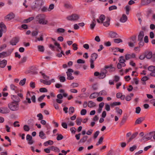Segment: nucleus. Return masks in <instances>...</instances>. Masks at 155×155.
<instances>
[{"mask_svg":"<svg viewBox=\"0 0 155 155\" xmlns=\"http://www.w3.org/2000/svg\"><path fill=\"white\" fill-rule=\"evenodd\" d=\"M44 3L43 0H36L35 1V5L32 6V8L36 11H39Z\"/></svg>","mask_w":155,"mask_h":155,"instance_id":"nucleus-1","label":"nucleus"},{"mask_svg":"<svg viewBox=\"0 0 155 155\" xmlns=\"http://www.w3.org/2000/svg\"><path fill=\"white\" fill-rule=\"evenodd\" d=\"M45 16L44 14L38 15L36 17L38 22L43 25H46L48 22V21L45 20Z\"/></svg>","mask_w":155,"mask_h":155,"instance_id":"nucleus-2","label":"nucleus"},{"mask_svg":"<svg viewBox=\"0 0 155 155\" xmlns=\"http://www.w3.org/2000/svg\"><path fill=\"white\" fill-rule=\"evenodd\" d=\"M8 108L12 111H16L19 109L18 104L17 102L12 101L8 104Z\"/></svg>","mask_w":155,"mask_h":155,"instance_id":"nucleus-3","label":"nucleus"},{"mask_svg":"<svg viewBox=\"0 0 155 155\" xmlns=\"http://www.w3.org/2000/svg\"><path fill=\"white\" fill-rule=\"evenodd\" d=\"M79 16L77 14H72L67 16L66 19L68 21H76L79 18Z\"/></svg>","mask_w":155,"mask_h":155,"instance_id":"nucleus-4","label":"nucleus"},{"mask_svg":"<svg viewBox=\"0 0 155 155\" xmlns=\"http://www.w3.org/2000/svg\"><path fill=\"white\" fill-rule=\"evenodd\" d=\"M153 136V131L147 134L144 137H142V140L145 141L150 140Z\"/></svg>","mask_w":155,"mask_h":155,"instance_id":"nucleus-5","label":"nucleus"},{"mask_svg":"<svg viewBox=\"0 0 155 155\" xmlns=\"http://www.w3.org/2000/svg\"><path fill=\"white\" fill-rule=\"evenodd\" d=\"M74 72V70L71 68L68 69L67 71L66 72L67 78V79L68 80H73L74 79V77L72 75V73Z\"/></svg>","mask_w":155,"mask_h":155,"instance_id":"nucleus-6","label":"nucleus"},{"mask_svg":"<svg viewBox=\"0 0 155 155\" xmlns=\"http://www.w3.org/2000/svg\"><path fill=\"white\" fill-rule=\"evenodd\" d=\"M19 38L18 37H15L13 38L10 41V43L12 45H15L19 41Z\"/></svg>","mask_w":155,"mask_h":155,"instance_id":"nucleus-7","label":"nucleus"},{"mask_svg":"<svg viewBox=\"0 0 155 155\" xmlns=\"http://www.w3.org/2000/svg\"><path fill=\"white\" fill-rule=\"evenodd\" d=\"M15 17V15L12 12L10 13L7 16H5V18L7 20H10L13 19Z\"/></svg>","mask_w":155,"mask_h":155,"instance_id":"nucleus-8","label":"nucleus"},{"mask_svg":"<svg viewBox=\"0 0 155 155\" xmlns=\"http://www.w3.org/2000/svg\"><path fill=\"white\" fill-rule=\"evenodd\" d=\"M125 60H127L132 58H135L136 55L134 53H132L131 54H127L125 55Z\"/></svg>","mask_w":155,"mask_h":155,"instance_id":"nucleus-9","label":"nucleus"},{"mask_svg":"<svg viewBox=\"0 0 155 155\" xmlns=\"http://www.w3.org/2000/svg\"><path fill=\"white\" fill-rule=\"evenodd\" d=\"M9 111V110L7 107H2L0 109V113L3 114L8 113Z\"/></svg>","mask_w":155,"mask_h":155,"instance_id":"nucleus-10","label":"nucleus"},{"mask_svg":"<svg viewBox=\"0 0 155 155\" xmlns=\"http://www.w3.org/2000/svg\"><path fill=\"white\" fill-rule=\"evenodd\" d=\"M144 36V33L143 31H141L138 35V41H140L143 40V38Z\"/></svg>","mask_w":155,"mask_h":155,"instance_id":"nucleus-11","label":"nucleus"},{"mask_svg":"<svg viewBox=\"0 0 155 155\" xmlns=\"http://www.w3.org/2000/svg\"><path fill=\"white\" fill-rule=\"evenodd\" d=\"M138 133L137 132H135L133 133L131 136V137L127 140V143L130 142L132 140L134 139L137 136Z\"/></svg>","mask_w":155,"mask_h":155,"instance_id":"nucleus-12","label":"nucleus"},{"mask_svg":"<svg viewBox=\"0 0 155 155\" xmlns=\"http://www.w3.org/2000/svg\"><path fill=\"white\" fill-rule=\"evenodd\" d=\"M0 27L1 28L0 30L3 31L4 32H5L6 31V27L5 24L3 22H1L0 24Z\"/></svg>","mask_w":155,"mask_h":155,"instance_id":"nucleus-13","label":"nucleus"},{"mask_svg":"<svg viewBox=\"0 0 155 155\" xmlns=\"http://www.w3.org/2000/svg\"><path fill=\"white\" fill-rule=\"evenodd\" d=\"M12 98L13 100V101L15 102L18 103L20 101L19 97L17 96L12 95Z\"/></svg>","mask_w":155,"mask_h":155,"instance_id":"nucleus-14","label":"nucleus"},{"mask_svg":"<svg viewBox=\"0 0 155 155\" xmlns=\"http://www.w3.org/2000/svg\"><path fill=\"white\" fill-rule=\"evenodd\" d=\"M144 120V117H140L137 118L135 121V125L139 124L142 123Z\"/></svg>","mask_w":155,"mask_h":155,"instance_id":"nucleus-15","label":"nucleus"},{"mask_svg":"<svg viewBox=\"0 0 155 155\" xmlns=\"http://www.w3.org/2000/svg\"><path fill=\"white\" fill-rule=\"evenodd\" d=\"M110 18L108 17H107L106 21L103 23L104 25L106 27L109 26L110 24Z\"/></svg>","mask_w":155,"mask_h":155,"instance_id":"nucleus-16","label":"nucleus"},{"mask_svg":"<svg viewBox=\"0 0 155 155\" xmlns=\"http://www.w3.org/2000/svg\"><path fill=\"white\" fill-rule=\"evenodd\" d=\"M7 61L5 60L2 61H0V67L2 68H4L7 64Z\"/></svg>","mask_w":155,"mask_h":155,"instance_id":"nucleus-17","label":"nucleus"},{"mask_svg":"<svg viewBox=\"0 0 155 155\" xmlns=\"http://www.w3.org/2000/svg\"><path fill=\"white\" fill-rule=\"evenodd\" d=\"M109 35L111 38H114L118 37L117 34L113 31H110L109 33Z\"/></svg>","mask_w":155,"mask_h":155,"instance_id":"nucleus-18","label":"nucleus"},{"mask_svg":"<svg viewBox=\"0 0 155 155\" xmlns=\"http://www.w3.org/2000/svg\"><path fill=\"white\" fill-rule=\"evenodd\" d=\"M127 16L123 14L122 15V17L120 18V21L124 23L127 21Z\"/></svg>","mask_w":155,"mask_h":155,"instance_id":"nucleus-19","label":"nucleus"},{"mask_svg":"<svg viewBox=\"0 0 155 155\" xmlns=\"http://www.w3.org/2000/svg\"><path fill=\"white\" fill-rule=\"evenodd\" d=\"M96 24V21L95 18H94L92 21L91 23L90 24V27L91 29L93 30Z\"/></svg>","mask_w":155,"mask_h":155,"instance_id":"nucleus-20","label":"nucleus"},{"mask_svg":"<svg viewBox=\"0 0 155 155\" xmlns=\"http://www.w3.org/2000/svg\"><path fill=\"white\" fill-rule=\"evenodd\" d=\"M98 57V54L95 53H94L92 54L91 56V58L90 60H92L93 61H95Z\"/></svg>","mask_w":155,"mask_h":155,"instance_id":"nucleus-21","label":"nucleus"},{"mask_svg":"<svg viewBox=\"0 0 155 155\" xmlns=\"http://www.w3.org/2000/svg\"><path fill=\"white\" fill-rule=\"evenodd\" d=\"M127 119V116H124L123 117L122 120L120 123V126L123 125L126 122Z\"/></svg>","mask_w":155,"mask_h":155,"instance_id":"nucleus-22","label":"nucleus"},{"mask_svg":"<svg viewBox=\"0 0 155 155\" xmlns=\"http://www.w3.org/2000/svg\"><path fill=\"white\" fill-rule=\"evenodd\" d=\"M50 149L51 150H53L58 153L60 151V150L58 148L54 146H51L50 148Z\"/></svg>","mask_w":155,"mask_h":155,"instance_id":"nucleus-23","label":"nucleus"},{"mask_svg":"<svg viewBox=\"0 0 155 155\" xmlns=\"http://www.w3.org/2000/svg\"><path fill=\"white\" fill-rule=\"evenodd\" d=\"M31 96V94L28 91L27 92V93L26 95V100L27 101V102L29 104H30L31 102L30 98H29V97H30Z\"/></svg>","mask_w":155,"mask_h":155,"instance_id":"nucleus-24","label":"nucleus"},{"mask_svg":"<svg viewBox=\"0 0 155 155\" xmlns=\"http://www.w3.org/2000/svg\"><path fill=\"white\" fill-rule=\"evenodd\" d=\"M99 96L98 93L94 92L91 94L89 98L91 99L94 98Z\"/></svg>","mask_w":155,"mask_h":155,"instance_id":"nucleus-25","label":"nucleus"},{"mask_svg":"<svg viewBox=\"0 0 155 155\" xmlns=\"http://www.w3.org/2000/svg\"><path fill=\"white\" fill-rule=\"evenodd\" d=\"M88 106L89 107H92L96 106V104L93 101H90L88 102Z\"/></svg>","mask_w":155,"mask_h":155,"instance_id":"nucleus-26","label":"nucleus"},{"mask_svg":"<svg viewBox=\"0 0 155 155\" xmlns=\"http://www.w3.org/2000/svg\"><path fill=\"white\" fill-rule=\"evenodd\" d=\"M99 96H106L107 94V91L105 90H102L98 93Z\"/></svg>","mask_w":155,"mask_h":155,"instance_id":"nucleus-27","label":"nucleus"},{"mask_svg":"<svg viewBox=\"0 0 155 155\" xmlns=\"http://www.w3.org/2000/svg\"><path fill=\"white\" fill-rule=\"evenodd\" d=\"M39 136L42 139H45L46 137L45 134L43 131H41L39 132Z\"/></svg>","mask_w":155,"mask_h":155,"instance_id":"nucleus-28","label":"nucleus"},{"mask_svg":"<svg viewBox=\"0 0 155 155\" xmlns=\"http://www.w3.org/2000/svg\"><path fill=\"white\" fill-rule=\"evenodd\" d=\"M82 121V118L81 117H78L76 120V124L78 125H80Z\"/></svg>","mask_w":155,"mask_h":155,"instance_id":"nucleus-29","label":"nucleus"},{"mask_svg":"<svg viewBox=\"0 0 155 155\" xmlns=\"http://www.w3.org/2000/svg\"><path fill=\"white\" fill-rule=\"evenodd\" d=\"M87 138L88 136H85L80 139V142L81 143H84L86 141Z\"/></svg>","mask_w":155,"mask_h":155,"instance_id":"nucleus-30","label":"nucleus"},{"mask_svg":"<svg viewBox=\"0 0 155 155\" xmlns=\"http://www.w3.org/2000/svg\"><path fill=\"white\" fill-rule=\"evenodd\" d=\"M121 104V103L120 102H114L112 104H111L110 106L111 107H114L117 106Z\"/></svg>","mask_w":155,"mask_h":155,"instance_id":"nucleus-31","label":"nucleus"},{"mask_svg":"<svg viewBox=\"0 0 155 155\" xmlns=\"http://www.w3.org/2000/svg\"><path fill=\"white\" fill-rule=\"evenodd\" d=\"M34 18L33 17H31L27 19H25L24 21V22L25 23H28L33 20Z\"/></svg>","mask_w":155,"mask_h":155,"instance_id":"nucleus-32","label":"nucleus"},{"mask_svg":"<svg viewBox=\"0 0 155 155\" xmlns=\"http://www.w3.org/2000/svg\"><path fill=\"white\" fill-rule=\"evenodd\" d=\"M38 48L39 51L41 52H44L45 50L44 47L42 45L38 46Z\"/></svg>","mask_w":155,"mask_h":155,"instance_id":"nucleus-33","label":"nucleus"},{"mask_svg":"<svg viewBox=\"0 0 155 155\" xmlns=\"http://www.w3.org/2000/svg\"><path fill=\"white\" fill-rule=\"evenodd\" d=\"M148 70L150 71H155V66L151 65L149 66L148 68Z\"/></svg>","mask_w":155,"mask_h":155,"instance_id":"nucleus-34","label":"nucleus"},{"mask_svg":"<svg viewBox=\"0 0 155 155\" xmlns=\"http://www.w3.org/2000/svg\"><path fill=\"white\" fill-rule=\"evenodd\" d=\"M56 135L57 136L56 139L58 140H60L62 139L64 137L61 134H57Z\"/></svg>","mask_w":155,"mask_h":155,"instance_id":"nucleus-35","label":"nucleus"},{"mask_svg":"<svg viewBox=\"0 0 155 155\" xmlns=\"http://www.w3.org/2000/svg\"><path fill=\"white\" fill-rule=\"evenodd\" d=\"M105 16L103 15H100L99 19L101 21V23H103V21L105 19Z\"/></svg>","mask_w":155,"mask_h":155,"instance_id":"nucleus-36","label":"nucleus"},{"mask_svg":"<svg viewBox=\"0 0 155 155\" xmlns=\"http://www.w3.org/2000/svg\"><path fill=\"white\" fill-rule=\"evenodd\" d=\"M152 53L151 52H149L147 54H146V58L147 59H150L152 57Z\"/></svg>","mask_w":155,"mask_h":155,"instance_id":"nucleus-37","label":"nucleus"},{"mask_svg":"<svg viewBox=\"0 0 155 155\" xmlns=\"http://www.w3.org/2000/svg\"><path fill=\"white\" fill-rule=\"evenodd\" d=\"M65 30L63 28H58L57 29V32L58 33H64L65 32Z\"/></svg>","mask_w":155,"mask_h":155,"instance_id":"nucleus-38","label":"nucleus"},{"mask_svg":"<svg viewBox=\"0 0 155 155\" xmlns=\"http://www.w3.org/2000/svg\"><path fill=\"white\" fill-rule=\"evenodd\" d=\"M124 58V56H120L119 57L120 59L119 61L120 63H124L126 61L125 60Z\"/></svg>","mask_w":155,"mask_h":155,"instance_id":"nucleus-39","label":"nucleus"},{"mask_svg":"<svg viewBox=\"0 0 155 155\" xmlns=\"http://www.w3.org/2000/svg\"><path fill=\"white\" fill-rule=\"evenodd\" d=\"M74 111V108L73 107H70L69 110V113L70 114H73Z\"/></svg>","mask_w":155,"mask_h":155,"instance_id":"nucleus-40","label":"nucleus"},{"mask_svg":"<svg viewBox=\"0 0 155 155\" xmlns=\"http://www.w3.org/2000/svg\"><path fill=\"white\" fill-rule=\"evenodd\" d=\"M40 73L43 76V78L45 80H47L49 79V77L46 75L44 73H42V72H40Z\"/></svg>","mask_w":155,"mask_h":155,"instance_id":"nucleus-41","label":"nucleus"},{"mask_svg":"<svg viewBox=\"0 0 155 155\" xmlns=\"http://www.w3.org/2000/svg\"><path fill=\"white\" fill-rule=\"evenodd\" d=\"M106 76V74H105L104 73H103L102 72H101L100 73L99 76L98 77V78L100 79H102L104 78Z\"/></svg>","mask_w":155,"mask_h":155,"instance_id":"nucleus-42","label":"nucleus"},{"mask_svg":"<svg viewBox=\"0 0 155 155\" xmlns=\"http://www.w3.org/2000/svg\"><path fill=\"white\" fill-rule=\"evenodd\" d=\"M64 6L65 8L68 9L71 8H73L72 5L70 4L66 3L64 4Z\"/></svg>","mask_w":155,"mask_h":155,"instance_id":"nucleus-43","label":"nucleus"},{"mask_svg":"<svg viewBox=\"0 0 155 155\" xmlns=\"http://www.w3.org/2000/svg\"><path fill=\"white\" fill-rule=\"evenodd\" d=\"M28 122L29 124L32 126L34 125V120L33 119H30L28 120Z\"/></svg>","mask_w":155,"mask_h":155,"instance_id":"nucleus-44","label":"nucleus"},{"mask_svg":"<svg viewBox=\"0 0 155 155\" xmlns=\"http://www.w3.org/2000/svg\"><path fill=\"white\" fill-rule=\"evenodd\" d=\"M7 56V52H3L0 53V58H4Z\"/></svg>","mask_w":155,"mask_h":155,"instance_id":"nucleus-45","label":"nucleus"},{"mask_svg":"<svg viewBox=\"0 0 155 155\" xmlns=\"http://www.w3.org/2000/svg\"><path fill=\"white\" fill-rule=\"evenodd\" d=\"M26 80V78H24L23 80H21L19 83V84L21 86H23L25 84Z\"/></svg>","mask_w":155,"mask_h":155,"instance_id":"nucleus-46","label":"nucleus"},{"mask_svg":"<svg viewBox=\"0 0 155 155\" xmlns=\"http://www.w3.org/2000/svg\"><path fill=\"white\" fill-rule=\"evenodd\" d=\"M114 42L117 43H119L123 41L120 38L114 39Z\"/></svg>","mask_w":155,"mask_h":155,"instance_id":"nucleus-47","label":"nucleus"},{"mask_svg":"<svg viewBox=\"0 0 155 155\" xmlns=\"http://www.w3.org/2000/svg\"><path fill=\"white\" fill-rule=\"evenodd\" d=\"M24 130L26 131H28L30 130V128L27 125H24L23 127Z\"/></svg>","mask_w":155,"mask_h":155,"instance_id":"nucleus-48","label":"nucleus"},{"mask_svg":"<svg viewBox=\"0 0 155 155\" xmlns=\"http://www.w3.org/2000/svg\"><path fill=\"white\" fill-rule=\"evenodd\" d=\"M117 7L116 5H112L109 7V11H111L113 10L117 9Z\"/></svg>","mask_w":155,"mask_h":155,"instance_id":"nucleus-49","label":"nucleus"},{"mask_svg":"<svg viewBox=\"0 0 155 155\" xmlns=\"http://www.w3.org/2000/svg\"><path fill=\"white\" fill-rule=\"evenodd\" d=\"M45 96V95H43L39 97L38 99V101L40 102H41L43 100Z\"/></svg>","mask_w":155,"mask_h":155,"instance_id":"nucleus-50","label":"nucleus"},{"mask_svg":"<svg viewBox=\"0 0 155 155\" xmlns=\"http://www.w3.org/2000/svg\"><path fill=\"white\" fill-rule=\"evenodd\" d=\"M137 146L136 145H134L132 147H131L130 148V150L131 152L135 150L136 149Z\"/></svg>","mask_w":155,"mask_h":155,"instance_id":"nucleus-51","label":"nucleus"},{"mask_svg":"<svg viewBox=\"0 0 155 155\" xmlns=\"http://www.w3.org/2000/svg\"><path fill=\"white\" fill-rule=\"evenodd\" d=\"M54 5L53 4H50L48 8V11H51V10L54 9Z\"/></svg>","mask_w":155,"mask_h":155,"instance_id":"nucleus-52","label":"nucleus"},{"mask_svg":"<svg viewBox=\"0 0 155 155\" xmlns=\"http://www.w3.org/2000/svg\"><path fill=\"white\" fill-rule=\"evenodd\" d=\"M39 91L41 92H46L48 91V90L46 88L42 87L39 89Z\"/></svg>","mask_w":155,"mask_h":155,"instance_id":"nucleus-53","label":"nucleus"},{"mask_svg":"<svg viewBox=\"0 0 155 155\" xmlns=\"http://www.w3.org/2000/svg\"><path fill=\"white\" fill-rule=\"evenodd\" d=\"M73 49L74 50H76L78 49V45L76 43H74L72 45Z\"/></svg>","mask_w":155,"mask_h":155,"instance_id":"nucleus-54","label":"nucleus"},{"mask_svg":"<svg viewBox=\"0 0 155 155\" xmlns=\"http://www.w3.org/2000/svg\"><path fill=\"white\" fill-rule=\"evenodd\" d=\"M116 112L118 114H119L120 116L122 113V110L121 109H120L119 108H116Z\"/></svg>","mask_w":155,"mask_h":155,"instance_id":"nucleus-55","label":"nucleus"},{"mask_svg":"<svg viewBox=\"0 0 155 155\" xmlns=\"http://www.w3.org/2000/svg\"><path fill=\"white\" fill-rule=\"evenodd\" d=\"M37 39L35 40V41L36 42H37V41H43L44 40L43 38V36L42 35H41L40 38H37Z\"/></svg>","mask_w":155,"mask_h":155,"instance_id":"nucleus-56","label":"nucleus"},{"mask_svg":"<svg viewBox=\"0 0 155 155\" xmlns=\"http://www.w3.org/2000/svg\"><path fill=\"white\" fill-rule=\"evenodd\" d=\"M37 117L39 118L38 120H42L43 118V116L41 113H39L38 114Z\"/></svg>","mask_w":155,"mask_h":155,"instance_id":"nucleus-57","label":"nucleus"},{"mask_svg":"<svg viewBox=\"0 0 155 155\" xmlns=\"http://www.w3.org/2000/svg\"><path fill=\"white\" fill-rule=\"evenodd\" d=\"M94 61L92 60H90V67L92 69L94 68Z\"/></svg>","mask_w":155,"mask_h":155,"instance_id":"nucleus-58","label":"nucleus"},{"mask_svg":"<svg viewBox=\"0 0 155 155\" xmlns=\"http://www.w3.org/2000/svg\"><path fill=\"white\" fill-rule=\"evenodd\" d=\"M87 113V110L85 109H82L81 111V115H84L86 114Z\"/></svg>","mask_w":155,"mask_h":155,"instance_id":"nucleus-59","label":"nucleus"},{"mask_svg":"<svg viewBox=\"0 0 155 155\" xmlns=\"http://www.w3.org/2000/svg\"><path fill=\"white\" fill-rule=\"evenodd\" d=\"M125 9L126 14L128 15L130 10V6L128 5L126 6L125 7Z\"/></svg>","mask_w":155,"mask_h":155,"instance_id":"nucleus-60","label":"nucleus"},{"mask_svg":"<svg viewBox=\"0 0 155 155\" xmlns=\"http://www.w3.org/2000/svg\"><path fill=\"white\" fill-rule=\"evenodd\" d=\"M60 81L61 82H64L65 81V78L64 76H61L59 78Z\"/></svg>","mask_w":155,"mask_h":155,"instance_id":"nucleus-61","label":"nucleus"},{"mask_svg":"<svg viewBox=\"0 0 155 155\" xmlns=\"http://www.w3.org/2000/svg\"><path fill=\"white\" fill-rule=\"evenodd\" d=\"M77 62L78 64H84L85 61L81 59H79L77 60Z\"/></svg>","mask_w":155,"mask_h":155,"instance_id":"nucleus-62","label":"nucleus"},{"mask_svg":"<svg viewBox=\"0 0 155 155\" xmlns=\"http://www.w3.org/2000/svg\"><path fill=\"white\" fill-rule=\"evenodd\" d=\"M30 87L33 89L35 87V83L34 82H31L30 84Z\"/></svg>","mask_w":155,"mask_h":155,"instance_id":"nucleus-63","label":"nucleus"},{"mask_svg":"<svg viewBox=\"0 0 155 155\" xmlns=\"http://www.w3.org/2000/svg\"><path fill=\"white\" fill-rule=\"evenodd\" d=\"M141 110V108L139 107H137L136 108L135 112L137 114H138L140 113Z\"/></svg>","mask_w":155,"mask_h":155,"instance_id":"nucleus-64","label":"nucleus"}]
</instances>
